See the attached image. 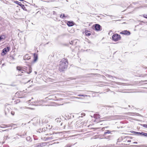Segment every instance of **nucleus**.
I'll return each mask as SVG.
<instances>
[{
  "label": "nucleus",
  "mask_w": 147,
  "mask_h": 147,
  "mask_svg": "<svg viewBox=\"0 0 147 147\" xmlns=\"http://www.w3.org/2000/svg\"><path fill=\"white\" fill-rule=\"evenodd\" d=\"M38 131L40 133V131H41V132H42V131H41V129H39V130H38Z\"/></svg>",
  "instance_id": "obj_27"
},
{
  "label": "nucleus",
  "mask_w": 147,
  "mask_h": 147,
  "mask_svg": "<svg viewBox=\"0 0 147 147\" xmlns=\"http://www.w3.org/2000/svg\"><path fill=\"white\" fill-rule=\"evenodd\" d=\"M122 34H123L126 35H129L130 34V32L129 31L126 30H124L120 32Z\"/></svg>",
  "instance_id": "obj_6"
},
{
  "label": "nucleus",
  "mask_w": 147,
  "mask_h": 147,
  "mask_svg": "<svg viewBox=\"0 0 147 147\" xmlns=\"http://www.w3.org/2000/svg\"><path fill=\"white\" fill-rule=\"evenodd\" d=\"M35 103H38L39 102V101H36V102H34Z\"/></svg>",
  "instance_id": "obj_35"
},
{
  "label": "nucleus",
  "mask_w": 147,
  "mask_h": 147,
  "mask_svg": "<svg viewBox=\"0 0 147 147\" xmlns=\"http://www.w3.org/2000/svg\"><path fill=\"white\" fill-rule=\"evenodd\" d=\"M78 96H83L84 97L87 96V95L85 94H78Z\"/></svg>",
  "instance_id": "obj_16"
},
{
  "label": "nucleus",
  "mask_w": 147,
  "mask_h": 147,
  "mask_svg": "<svg viewBox=\"0 0 147 147\" xmlns=\"http://www.w3.org/2000/svg\"><path fill=\"white\" fill-rule=\"evenodd\" d=\"M14 2L16 3L17 4H18V5L22 7V8L24 10H26V8L25 7V6L24 5H23L19 1H15Z\"/></svg>",
  "instance_id": "obj_5"
},
{
  "label": "nucleus",
  "mask_w": 147,
  "mask_h": 147,
  "mask_svg": "<svg viewBox=\"0 0 147 147\" xmlns=\"http://www.w3.org/2000/svg\"><path fill=\"white\" fill-rule=\"evenodd\" d=\"M71 146V145L69 144H68L66 145L65 147H70Z\"/></svg>",
  "instance_id": "obj_23"
},
{
  "label": "nucleus",
  "mask_w": 147,
  "mask_h": 147,
  "mask_svg": "<svg viewBox=\"0 0 147 147\" xmlns=\"http://www.w3.org/2000/svg\"><path fill=\"white\" fill-rule=\"evenodd\" d=\"M17 69L18 71V75L21 76L22 75V73H26V71L24 70H23V68L20 67H17Z\"/></svg>",
  "instance_id": "obj_3"
},
{
  "label": "nucleus",
  "mask_w": 147,
  "mask_h": 147,
  "mask_svg": "<svg viewBox=\"0 0 147 147\" xmlns=\"http://www.w3.org/2000/svg\"><path fill=\"white\" fill-rule=\"evenodd\" d=\"M111 132V131L109 130H107L105 131V132L104 133V135H105L107 134H110Z\"/></svg>",
  "instance_id": "obj_15"
},
{
  "label": "nucleus",
  "mask_w": 147,
  "mask_h": 147,
  "mask_svg": "<svg viewBox=\"0 0 147 147\" xmlns=\"http://www.w3.org/2000/svg\"><path fill=\"white\" fill-rule=\"evenodd\" d=\"M44 101V100H41V101Z\"/></svg>",
  "instance_id": "obj_37"
},
{
  "label": "nucleus",
  "mask_w": 147,
  "mask_h": 147,
  "mask_svg": "<svg viewBox=\"0 0 147 147\" xmlns=\"http://www.w3.org/2000/svg\"><path fill=\"white\" fill-rule=\"evenodd\" d=\"M101 26L100 25L98 24H95V29L97 31L100 30V28Z\"/></svg>",
  "instance_id": "obj_7"
},
{
  "label": "nucleus",
  "mask_w": 147,
  "mask_h": 147,
  "mask_svg": "<svg viewBox=\"0 0 147 147\" xmlns=\"http://www.w3.org/2000/svg\"><path fill=\"white\" fill-rule=\"evenodd\" d=\"M53 14H55L56 13L55 12V11H53Z\"/></svg>",
  "instance_id": "obj_29"
},
{
  "label": "nucleus",
  "mask_w": 147,
  "mask_h": 147,
  "mask_svg": "<svg viewBox=\"0 0 147 147\" xmlns=\"http://www.w3.org/2000/svg\"><path fill=\"white\" fill-rule=\"evenodd\" d=\"M81 115H83V116H85V113H81Z\"/></svg>",
  "instance_id": "obj_26"
},
{
  "label": "nucleus",
  "mask_w": 147,
  "mask_h": 147,
  "mask_svg": "<svg viewBox=\"0 0 147 147\" xmlns=\"http://www.w3.org/2000/svg\"><path fill=\"white\" fill-rule=\"evenodd\" d=\"M10 49V48L9 47H7L6 48H4L3 49V51L1 53L2 55H3L6 54V53L9 51Z\"/></svg>",
  "instance_id": "obj_4"
},
{
  "label": "nucleus",
  "mask_w": 147,
  "mask_h": 147,
  "mask_svg": "<svg viewBox=\"0 0 147 147\" xmlns=\"http://www.w3.org/2000/svg\"><path fill=\"white\" fill-rule=\"evenodd\" d=\"M74 98H78V99H80V98H79V97H75Z\"/></svg>",
  "instance_id": "obj_32"
},
{
  "label": "nucleus",
  "mask_w": 147,
  "mask_h": 147,
  "mask_svg": "<svg viewBox=\"0 0 147 147\" xmlns=\"http://www.w3.org/2000/svg\"><path fill=\"white\" fill-rule=\"evenodd\" d=\"M31 138L29 136L28 137L26 138V140L27 141H29L30 140Z\"/></svg>",
  "instance_id": "obj_20"
},
{
  "label": "nucleus",
  "mask_w": 147,
  "mask_h": 147,
  "mask_svg": "<svg viewBox=\"0 0 147 147\" xmlns=\"http://www.w3.org/2000/svg\"><path fill=\"white\" fill-rule=\"evenodd\" d=\"M142 135L144 136H147V134L142 132Z\"/></svg>",
  "instance_id": "obj_21"
},
{
  "label": "nucleus",
  "mask_w": 147,
  "mask_h": 147,
  "mask_svg": "<svg viewBox=\"0 0 147 147\" xmlns=\"http://www.w3.org/2000/svg\"><path fill=\"white\" fill-rule=\"evenodd\" d=\"M132 133H134L137 134H140V135H142V132L140 133V132H135V131H133Z\"/></svg>",
  "instance_id": "obj_17"
},
{
  "label": "nucleus",
  "mask_w": 147,
  "mask_h": 147,
  "mask_svg": "<svg viewBox=\"0 0 147 147\" xmlns=\"http://www.w3.org/2000/svg\"><path fill=\"white\" fill-rule=\"evenodd\" d=\"M105 127H103L102 129V131H103L105 129Z\"/></svg>",
  "instance_id": "obj_31"
},
{
  "label": "nucleus",
  "mask_w": 147,
  "mask_h": 147,
  "mask_svg": "<svg viewBox=\"0 0 147 147\" xmlns=\"http://www.w3.org/2000/svg\"><path fill=\"white\" fill-rule=\"evenodd\" d=\"M136 146H137L138 147H142V146L137 145Z\"/></svg>",
  "instance_id": "obj_28"
},
{
  "label": "nucleus",
  "mask_w": 147,
  "mask_h": 147,
  "mask_svg": "<svg viewBox=\"0 0 147 147\" xmlns=\"http://www.w3.org/2000/svg\"><path fill=\"white\" fill-rule=\"evenodd\" d=\"M133 144H137L138 143L137 142H134L133 143Z\"/></svg>",
  "instance_id": "obj_33"
},
{
  "label": "nucleus",
  "mask_w": 147,
  "mask_h": 147,
  "mask_svg": "<svg viewBox=\"0 0 147 147\" xmlns=\"http://www.w3.org/2000/svg\"><path fill=\"white\" fill-rule=\"evenodd\" d=\"M68 62L67 59H63L60 62L59 70L60 71H62L66 69L68 65Z\"/></svg>",
  "instance_id": "obj_1"
},
{
  "label": "nucleus",
  "mask_w": 147,
  "mask_h": 147,
  "mask_svg": "<svg viewBox=\"0 0 147 147\" xmlns=\"http://www.w3.org/2000/svg\"><path fill=\"white\" fill-rule=\"evenodd\" d=\"M29 73L27 72V74L30 73H31V72L32 71L31 70H32V68L30 66V67H29Z\"/></svg>",
  "instance_id": "obj_18"
},
{
  "label": "nucleus",
  "mask_w": 147,
  "mask_h": 147,
  "mask_svg": "<svg viewBox=\"0 0 147 147\" xmlns=\"http://www.w3.org/2000/svg\"><path fill=\"white\" fill-rule=\"evenodd\" d=\"M143 17L145 18H146L147 19V15H146V14H144L143 15Z\"/></svg>",
  "instance_id": "obj_25"
},
{
  "label": "nucleus",
  "mask_w": 147,
  "mask_h": 147,
  "mask_svg": "<svg viewBox=\"0 0 147 147\" xmlns=\"http://www.w3.org/2000/svg\"><path fill=\"white\" fill-rule=\"evenodd\" d=\"M143 126L144 127L147 128V125L144 124L143 125Z\"/></svg>",
  "instance_id": "obj_24"
},
{
  "label": "nucleus",
  "mask_w": 147,
  "mask_h": 147,
  "mask_svg": "<svg viewBox=\"0 0 147 147\" xmlns=\"http://www.w3.org/2000/svg\"><path fill=\"white\" fill-rule=\"evenodd\" d=\"M67 25L69 26H72L74 25V22L72 21H68L67 23Z\"/></svg>",
  "instance_id": "obj_8"
},
{
  "label": "nucleus",
  "mask_w": 147,
  "mask_h": 147,
  "mask_svg": "<svg viewBox=\"0 0 147 147\" xmlns=\"http://www.w3.org/2000/svg\"><path fill=\"white\" fill-rule=\"evenodd\" d=\"M112 37L113 40L115 41L119 40L121 38L120 36L117 34H113Z\"/></svg>",
  "instance_id": "obj_2"
},
{
  "label": "nucleus",
  "mask_w": 147,
  "mask_h": 147,
  "mask_svg": "<svg viewBox=\"0 0 147 147\" xmlns=\"http://www.w3.org/2000/svg\"><path fill=\"white\" fill-rule=\"evenodd\" d=\"M5 36L4 35L0 36V41L3 40V39H5Z\"/></svg>",
  "instance_id": "obj_13"
},
{
  "label": "nucleus",
  "mask_w": 147,
  "mask_h": 147,
  "mask_svg": "<svg viewBox=\"0 0 147 147\" xmlns=\"http://www.w3.org/2000/svg\"><path fill=\"white\" fill-rule=\"evenodd\" d=\"M31 100H28V101L29 102V103H30V102H31Z\"/></svg>",
  "instance_id": "obj_36"
},
{
  "label": "nucleus",
  "mask_w": 147,
  "mask_h": 147,
  "mask_svg": "<svg viewBox=\"0 0 147 147\" xmlns=\"http://www.w3.org/2000/svg\"><path fill=\"white\" fill-rule=\"evenodd\" d=\"M108 77L109 78L112 77L111 76H110L109 75H108Z\"/></svg>",
  "instance_id": "obj_34"
},
{
  "label": "nucleus",
  "mask_w": 147,
  "mask_h": 147,
  "mask_svg": "<svg viewBox=\"0 0 147 147\" xmlns=\"http://www.w3.org/2000/svg\"><path fill=\"white\" fill-rule=\"evenodd\" d=\"M60 17L61 18H63L64 17H65V16L64 14H63V15L62 14L61 15H60Z\"/></svg>",
  "instance_id": "obj_19"
},
{
  "label": "nucleus",
  "mask_w": 147,
  "mask_h": 147,
  "mask_svg": "<svg viewBox=\"0 0 147 147\" xmlns=\"http://www.w3.org/2000/svg\"><path fill=\"white\" fill-rule=\"evenodd\" d=\"M72 42H72V41H71L70 42V44H73Z\"/></svg>",
  "instance_id": "obj_30"
},
{
  "label": "nucleus",
  "mask_w": 147,
  "mask_h": 147,
  "mask_svg": "<svg viewBox=\"0 0 147 147\" xmlns=\"http://www.w3.org/2000/svg\"><path fill=\"white\" fill-rule=\"evenodd\" d=\"M86 35V36H90L91 35V34L90 33V31H88V30H86L85 32Z\"/></svg>",
  "instance_id": "obj_12"
},
{
  "label": "nucleus",
  "mask_w": 147,
  "mask_h": 147,
  "mask_svg": "<svg viewBox=\"0 0 147 147\" xmlns=\"http://www.w3.org/2000/svg\"><path fill=\"white\" fill-rule=\"evenodd\" d=\"M94 118L97 119L100 118V116L98 114H95L94 115Z\"/></svg>",
  "instance_id": "obj_9"
},
{
  "label": "nucleus",
  "mask_w": 147,
  "mask_h": 147,
  "mask_svg": "<svg viewBox=\"0 0 147 147\" xmlns=\"http://www.w3.org/2000/svg\"><path fill=\"white\" fill-rule=\"evenodd\" d=\"M10 112V111L9 109L7 108L5 109V115L8 114V113H9Z\"/></svg>",
  "instance_id": "obj_11"
},
{
  "label": "nucleus",
  "mask_w": 147,
  "mask_h": 147,
  "mask_svg": "<svg viewBox=\"0 0 147 147\" xmlns=\"http://www.w3.org/2000/svg\"><path fill=\"white\" fill-rule=\"evenodd\" d=\"M30 58L28 56V55H26L24 57V59L25 60L26 59H29Z\"/></svg>",
  "instance_id": "obj_14"
},
{
  "label": "nucleus",
  "mask_w": 147,
  "mask_h": 147,
  "mask_svg": "<svg viewBox=\"0 0 147 147\" xmlns=\"http://www.w3.org/2000/svg\"><path fill=\"white\" fill-rule=\"evenodd\" d=\"M34 62H35L37 60V59H38V56H37V55L35 54V53H34Z\"/></svg>",
  "instance_id": "obj_10"
},
{
  "label": "nucleus",
  "mask_w": 147,
  "mask_h": 147,
  "mask_svg": "<svg viewBox=\"0 0 147 147\" xmlns=\"http://www.w3.org/2000/svg\"><path fill=\"white\" fill-rule=\"evenodd\" d=\"M11 114L12 115H14L15 112L14 111H12L11 112Z\"/></svg>",
  "instance_id": "obj_22"
}]
</instances>
